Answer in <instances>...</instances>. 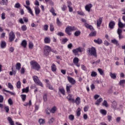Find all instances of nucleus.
Listing matches in <instances>:
<instances>
[{
  "label": "nucleus",
  "instance_id": "1",
  "mask_svg": "<svg viewBox=\"0 0 125 125\" xmlns=\"http://www.w3.org/2000/svg\"><path fill=\"white\" fill-rule=\"evenodd\" d=\"M87 51L90 56H94L95 58L97 57V53L96 52L95 47H92L91 48H89L87 49Z\"/></svg>",
  "mask_w": 125,
  "mask_h": 125
},
{
  "label": "nucleus",
  "instance_id": "2",
  "mask_svg": "<svg viewBox=\"0 0 125 125\" xmlns=\"http://www.w3.org/2000/svg\"><path fill=\"white\" fill-rule=\"evenodd\" d=\"M30 64L32 66V69L33 70H36V71H39L41 69V66L38 62L35 61H32L30 62Z\"/></svg>",
  "mask_w": 125,
  "mask_h": 125
},
{
  "label": "nucleus",
  "instance_id": "3",
  "mask_svg": "<svg viewBox=\"0 0 125 125\" xmlns=\"http://www.w3.org/2000/svg\"><path fill=\"white\" fill-rule=\"evenodd\" d=\"M77 28L75 27V26H67L65 30V33L68 35V36H71L72 35V33L71 32H73L74 31H76Z\"/></svg>",
  "mask_w": 125,
  "mask_h": 125
},
{
  "label": "nucleus",
  "instance_id": "4",
  "mask_svg": "<svg viewBox=\"0 0 125 125\" xmlns=\"http://www.w3.org/2000/svg\"><path fill=\"white\" fill-rule=\"evenodd\" d=\"M51 51V47L48 45H45L43 48V53L45 56H48L49 52Z\"/></svg>",
  "mask_w": 125,
  "mask_h": 125
},
{
  "label": "nucleus",
  "instance_id": "5",
  "mask_svg": "<svg viewBox=\"0 0 125 125\" xmlns=\"http://www.w3.org/2000/svg\"><path fill=\"white\" fill-rule=\"evenodd\" d=\"M33 79L34 83H35L36 84H37V85H40V86H42V87L43 86V85H42V82H41V81H40V79H39V77H38V76H34L33 77Z\"/></svg>",
  "mask_w": 125,
  "mask_h": 125
},
{
  "label": "nucleus",
  "instance_id": "6",
  "mask_svg": "<svg viewBox=\"0 0 125 125\" xmlns=\"http://www.w3.org/2000/svg\"><path fill=\"white\" fill-rule=\"evenodd\" d=\"M83 48L82 47H79L76 49H74L72 50L73 53H74V55L77 56L78 55V53L79 52H83Z\"/></svg>",
  "mask_w": 125,
  "mask_h": 125
},
{
  "label": "nucleus",
  "instance_id": "7",
  "mask_svg": "<svg viewBox=\"0 0 125 125\" xmlns=\"http://www.w3.org/2000/svg\"><path fill=\"white\" fill-rule=\"evenodd\" d=\"M14 39H15V34L13 31H11L9 34V40L10 42H12L13 41H14Z\"/></svg>",
  "mask_w": 125,
  "mask_h": 125
},
{
  "label": "nucleus",
  "instance_id": "8",
  "mask_svg": "<svg viewBox=\"0 0 125 125\" xmlns=\"http://www.w3.org/2000/svg\"><path fill=\"white\" fill-rule=\"evenodd\" d=\"M116 25V22L113 21H111L108 24V27L110 30H113L115 28V25Z\"/></svg>",
  "mask_w": 125,
  "mask_h": 125
},
{
  "label": "nucleus",
  "instance_id": "9",
  "mask_svg": "<svg viewBox=\"0 0 125 125\" xmlns=\"http://www.w3.org/2000/svg\"><path fill=\"white\" fill-rule=\"evenodd\" d=\"M79 58H78L77 57H75L73 59V62L74 64H75V65H76V66H77V67H80V64H79Z\"/></svg>",
  "mask_w": 125,
  "mask_h": 125
},
{
  "label": "nucleus",
  "instance_id": "10",
  "mask_svg": "<svg viewBox=\"0 0 125 125\" xmlns=\"http://www.w3.org/2000/svg\"><path fill=\"white\" fill-rule=\"evenodd\" d=\"M67 80L71 84H75L76 83V80L70 76L67 77Z\"/></svg>",
  "mask_w": 125,
  "mask_h": 125
},
{
  "label": "nucleus",
  "instance_id": "11",
  "mask_svg": "<svg viewBox=\"0 0 125 125\" xmlns=\"http://www.w3.org/2000/svg\"><path fill=\"white\" fill-rule=\"evenodd\" d=\"M91 7H92V4H89L85 6V9L86 11H87L88 12H90V9H91Z\"/></svg>",
  "mask_w": 125,
  "mask_h": 125
},
{
  "label": "nucleus",
  "instance_id": "12",
  "mask_svg": "<svg viewBox=\"0 0 125 125\" xmlns=\"http://www.w3.org/2000/svg\"><path fill=\"white\" fill-rule=\"evenodd\" d=\"M71 87H72V85H71L70 84H66V92L68 94L71 93V89H70Z\"/></svg>",
  "mask_w": 125,
  "mask_h": 125
},
{
  "label": "nucleus",
  "instance_id": "13",
  "mask_svg": "<svg viewBox=\"0 0 125 125\" xmlns=\"http://www.w3.org/2000/svg\"><path fill=\"white\" fill-rule=\"evenodd\" d=\"M111 103L112 108L114 110H116V109H117V105H118L117 102L114 101L113 102H111Z\"/></svg>",
  "mask_w": 125,
  "mask_h": 125
},
{
  "label": "nucleus",
  "instance_id": "14",
  "mask_svg": "<svg viewBox=\"0 0 125 125\" xmlns=\"http://www.w3.org/2000/svg\"><path fill=\"white\" fill-rule=\"evenodd\" d=\"M102 21H103V18H100L97 21V27H100L101 24H102Z\"/></svg>",
  "mask_w": 125,
  "mask_h": 125
},
{
  "label": "nucleus",
  "instance_id": "15",
  "mask_svg": "<svg viewBox=\"0 0 125 125\" xmlns=\"http://www.w3.org/2000/svg\"><path fill=\"white\" fill-rule=\"evenodd\" d=\"M84 26L87 29H89L91 31H93L94 30V28H93V27L92 25L88 24V23L86 22L84 23Z\"/></svg>",
  "mask_w": 125,
  "mask_h": 125
},
{
  "label": "nucleus",
  "instance_id": "16",
  "mask_svg": "<svg viewBox=\"0 0 125 125\" xmlns=\"http://www.w3.org/2000/svg\"><path fill=\"white\" fill-rule=\"evenodd\" d=\"M66 98L69 101H72L73 103H75V99L72 97L71 94H68V96L66 97Z\"/></svg>",
  "mask_w": 125,
  "mask_h": 125
},
{
  "label": "nucleus",
  "instance_id": "17",
  "mask_svg": "<svg viewBox=\"0 0 125 125\" xmlns=\"http://www.w3.org/2000/svg\"><path fill=\"white\" fill-rule=\"evenodd\" d=\"M24 6L28 11V13H30V14L32 15V16H34V14L33 13V11L31 9V7H30L29 6H26V5H24Z\"/></svg>",
  "mask_w": 125,
  "mask_h": 125
},
{
  "label": "nucleus",
  "instance_id": "18",
  "mask_svg": "<svg viewBox=\"0 0 125 125\" xmlns=\"http://www.w3.org/2000/svg\"><path fill=\"white\" fill-rule=\"evenodd\" d=\"M94 42L97 44H101L103 42L102 40L100 38H98L97 40H94Z\"/></svg>",
  "mask_w": 125,
  "mask_h": 125
},
{
  "label": "nucleus",
  "instance_id": "19",
  "mask_svg": "<svg viewBox=\"0 0 125 125\" xmlns=\"http://www.w3.org/2000/svg\"><path fill=\"white\" fill-rule=\"evenodd\" d=\"M7 119L10 125H14V122L12 120V118H11V117H8Z\"/></svg>",
  "mask_w": 125,
  "mask_h": 125
},
{
  "label": "nucleus",
  "instance_id": "20",
  "mask_svg": "<svg viewBox=\"0 0 125 125\" xmlns=\"http://www.w3.org/2000/svg\"><path fill=\"white\" fill-rule=\"evenodd\" d=\"M35 11L36 15H39L40 13H41V10L39 8V7H36L34 8Z\"/></svg>",
  "mask_w": 125,
  "mask_h": 125
},
{
  "label": "nucleus",
  "instance_id": "21",
  "mask_svg": "<svg viewBox=\"0 0 125 125\" xmlns=\"http://www.w3.org/2000/svg\"><path fill=\"white\" fill-rule=\"evenodd\" d=\"M112 43H113L114 44H116L117 46H119L120 44L119 43V42L117 41L116 39H113L111 40Z\"/></svg>",
  "mask_w": 125,
  "mask_h": 125
},
{
  "label": "nucleus",
  "instance_id": "22",
  "mask_svg": "<svg viewBox=\"0 0 125 125\" xmlns=\"http://www.w3.org/2000/svg\"><path fill=\"white\" fill-rule=\"evenodd\" d=\"M45 43H50L51 39L49 37H45L44 40Z\"/></svg>",
  "mask_w": 125,
  "mask_h": 125
},
{
  "label": "nucleus",
  "instance_id": "23",
  "mask_svg": "<svg viewBox=\"0 0 125 125\" xmlns=\"http://www.w3.org/2000/svg\"><path fill=\"white\" fill-rule=\"evenodd\" d=\"M21 68V63L20 62H17L16 64V70H18V71H20V69Z\"/></svg>",
  "mask_w": 125,
  "mask_h": 125
},
{
  "label": "nucleus",
  "instance_id": "24",
  "mask_svg": "<svg viewBox=\"0 0 125 125\" xmlns=\"http://www.w3.org/2000/svg\"><path fill=\"white\" fill-rule=\"evenodd\" d=\"M74 103H76L77 105H80L81 104V98L80 97H77L76 99V100H75Z\"/></svg>",
  "mask_w": 125,
  "mask_h": 125
},
{
  "label": "nucleus",
  "instance_id": "25",
  "mask_svg": "<svg viewBox=\"0 0 125 125\" xmlns=\"http://www.w3.org/2000/svg\"><path fill=\"white\" fill-rule=\"evenodd\" d=\"M102 101H103V99L100 98L99 99H98L97 100V101L95 103V104L99 106V105H100V103H101Z\"/></svg>",
  "mask_w": 125,
  "mask_h": 125
},
{
  "label": "nucleus",
  "instance_id": "26",
  "mask_svg": "<svg viewBox=\"0 0 125 125\" xmlns=\"http://www.w3.org/2000/svg\"><path fill=\"white\" fill-rule=\"evenodd\" d=\"M81 111H82L81 108L78 107L76 111L77 117H80L81 116Z\"/></svg>",
  "mask_w": 125,
  "mask_h": 125
},
{
  "label": "nucleus",
  "instance_id": "27",
  "mask_svg": "<svg viewBox=\"0 0 125 125\" xmlns=\"http://www.w3.org/2000/svg\"><path fill=\"white\" fill-rule=\"evenodd\" d=\"M57 110V107L54 106L51 108V109L50 110V112H51V113H52V114H54V113L56 112Z\"/></svg>",
  "mask_w": 125,
  "mask_h": 125
},
{
  "label": "nucleus",
  "instance_id": "28",
  "mask_svg": "<svg viewBox=\"0 0 125 125\" xmlns=\"http://www.w3.org/2000/svg\"><path fill=\"white\" fill-rule=\"evenodd\" d=\"M51 70L52 72H56L57 68H56V65L54 63H53L51 66Z\"/></svg>",
  "mask_w": 125,
  "mask_h": 125
},
{
  "label": "nucleus",
  "instance_id": "29",
  "mask_svg": "<svg viewBox=\"0 0 125 125\" xmlns=\"http://www.w3.org/2000/svg\"><path fill=\"white\" fill-rule=\"evenodd\" d=\"M39 123L40 125H44L45 124V120L42 119H40L39 120Z\"/></svg>",
  "mask_w": 125,
  "mask_h": 125
},
{
  "label": "nucleus",
  "instance_id": "30",
  "mask_svg": "<svg viewBox=\"0 0 125 125\" xmlns=\"http://www.w3.org/2000/svg\"><path fill=\"white\" fill-rule=\"evenodd\" d=\"M21 45L25 48L27 46V41L26 40H23L21 42Z\"/></svg>",
  "mask_w": 125,
  "mask_h": 125
},
{
  "label": "nucleus",
  "instance_id": "31",
  "mask_svg": "<svg viewBox=\"0 0 125 125\" xmlns=\"http://www.w3.org/2000/svg\"><path fill=\"white\" fill-rule=\"evenodd\" d=\"M6 46V42L4 41H2L0 43V47L2 48H4Z\"/></svg>",
  "mask_w": 125,
  "mask_h": 125
},
{
  "label": "nucleus",
  "instance_id": "32",
  "mask_svg": "<svg viewBox=\"0 0 125 125\" xmlns=\"http://www.w3.org/2000/svg\"><path fill=\"white\" fill-rule=\"evenodd\" d=\"M110 77L111 79H113V80H116L117 79V74H116V73H110Z\"/></svg>",
  "mask_w": 125,
  "mask_h": 125
},
{
  "label": "nucleus",
  "instance_id": "33",
  "mask_svg": "<svg viewBox=\"0 0 125 125\" xmlns=\"http://www.w3.org/2000/svg\"><path fill=\"white\" fill-rule=\"evenodd\" d=\"M50 12H51L54 16H56L57 14L55 13V10H54V8L52 7L50 9Z\"/></svg>",
  "mask_w": 125,
  "mask_h": 125
},
{
  "label": "nucleus",
  "instance_id": "34",
  "mask_svg": "<svg viewBox=\"0 0 125 125\" xmlns=\"http://www.w3.org/2000/svg\"><path fill=\"white\" fill-rule=\"evenodd\" d=\"M100 113L102 115H104V116H106V115H107V111L105 109H101L100 110Z\"/></svg>",
  "mask_w": 125,
  "mask_h": 125
},
{
  "label": "nucleus",
  "instance_id": "35",
  "mask_svg": "<svg viewBox=\"0 0 125 125\" xmlns=\"http://www.w3.org/2000/svg\"><path fill=\"white\" fill-rule=\"evenodd\" d=\"M118 26L119 28H124V23L121 21V19H119Z\"/></svg>",
  "mask_w": 125,
  "mask_h": 125
},
{
  "label": "nucleus",
  "instance_id": "36",
  "mask_svg": "<svg viewBox=\"0 0 125 125\" xmlns=\"http://www.w3.org/2000/svg\"><path fill=\"white\" fill-rule=\"evenodd\" d=\"M28 93V92H29V87H26L25 88H23L22 90V93Z\"/></svg>",
  "mask_w": 125,
  "mask_h": 125
},
{
  "label": "nucleus",
  "instance_id": "37",
  "mask_svg": "<svg viewBox=\"0 0 125 125\" xmlns=\"http://www.w3.org/2000/svg\"><path fill=\"white\" fill-rule=\"evenodd\" d=\"M21 97L23 102H25V101L26 100V98H27V96L25 94L21 95Z\"/></svg>",
  "mask_w": 125,
  "mask_h": 125
},
{
  "label": "nucleus",
  "instance_id": "38",
  "mask_svg": "<svg viewBox=\"0 0 125 125\" xmlns=\"http://www.w3.org/2000/svg\"><path fill=\"white\" fill-rule=\"evenodd\" d=\"M103 106H104V107H106L107 108L108 107V103L107 102V101L104 100V102L102 103Z\"/></svg>",
  "mask_w": 125,
  "mask_h": 125
},
{
  "label": "nucleus",
  "instance_id": "39",
  "mask_svg": "<svg viewBox=\"0 0 125 125\" xmlns=\"http://www.w3.org/2000/svg\"><path fill=\"white\" fill-rule=\"evenodd\" d=\"M59 91L61 92V93H62V95H65V89L64 88H60Z\"/></svg>",
  "mask_w": 125,
  "mask_h": 125
},
{
  "label": "nucleus",
  "instance_id": "40",
  "mask_svg": "<svg viewBox=\"0 0 125 125\" xmlns=\"http://www.w3.org/2000/svg\"><path fill=\"white\" fill-rule=\"evenodd\" d=\"M98 71L99 73L100 74V75H101L102 76H103V75H104V71H103V70H102V69L98 68Z\"/></svg>",
  "mask_w": 125,
  "mask_h": 125
},
{
  "label": "nucleus",
  "instance_id": "41",
  "mask_svg": "<svg viewBox=\"0 0 125 125\" xmlns=\"http://www.w3.org/2000/svg\"><path fill=\"white\" fill-rule=\"evenodd\" d=\"M68 40L67 38H64L63 39H62V44H65V43H66V42H68Z\"/></svg>",
  "mask_w": 125,
  "mask_h": 125
},
{
  "label": "nucleus",
  "instance_id": "42",
  "mask_svg": "<svg viewBox=\"0 0 125 125\" xmlns=\"http://www.w3.org/2000/svg\"><path fill=\"white\" fill-rule=\"evenodd\" d=\"M2 91H5V92H8V93H10L11 94V95H15V94L12 92H11L10 91H8L7 90H5V89H3Z\"/></svg>",
  "mask_w": 125,
  "mask_h": 125
},
{
  "label": "nucleus",
  "instance_id": "43",
  "mask_svg": "<svg viewBox=\"0 0 125 125\" xmlns=\"http://www.w3.org/2000/svg\"><path fill=\"white\" fill-rule=\"evenodd\" d=\"M123 33V30H122V29L118 28L117 29V34L118 35H122V34Z\"/></svg>",
  "mask_w": 125,
  "mask_h": 125
},
{
  "label": "nucleus",
  "instance_id": "44",
  "mask_svg": "<svg viewBox=\"0 0 125 125\" xmlns=\"http://www.w3.org/2000/svg\"><path fill=\"white\" fill-rule=\"evenodd\" d=\"M68 119L70 121H73V120L75 119V116H74V115H73L72 114L69 115V116H68Z\"/></svg>",
  "mask_w": 125,
  "mask_h": 125
},
{
  "label": "nucleus",
  "instance_id": "45",
  "mask_svg": "<svg viewBox=\"0 0 125 125\" xmlns=\"http://www.w3.org/2000/svg\"><path fill=\"white\" fill-rule=\"evenodd\" d=\"M43 99L44 102H46V101H47V95L46 94H44L43 96Z\"/></svg>",
  "mask_w": 125,
  "mask_h": 125
},
{
  "label": "nucleus",
  "instance_id": "46",
  "mask_svg": "<svg viewBox=\"0 0 125 125\" xmlns=\"http://www.w3.org/2000/svg\"><path fill=\"white\" fill-rule=\"evenodd\" d=\"M80 35H81V32L80 31H77L74 33V35L76 37H79V36H80Z\"/></svg>",
  "mask_w": 125,
  "mask_h": 125
},
{
  "label": "nucleus",
  "instance_id": "47",
  "mask_svg": "<svg viewBox=\"0 0 125 125\" xmlns=\"http://www.w3.org/2000/svg\"><path fill=\"white\" fill-rule=\"evenodd\" d=\"M14 7L15 8H20V7H21V4L19 3H17L15 4Z\"/></svg>",
  "mask_w": 125,
  "mask_h": 125
},
{
  "label": "nucleus",
  "instance_id": "48",
  "mask_svg": "<svg viewBox=\"0 0 125 125\" xmlns=\"http://www.w3.org/2000/svg\"><path fill=\"white\" fill-rule=\"evenodd\" d=\"M57 24L58 26H61V25H62V23L60 21L59 18L57 19Z\"/></svg>",
  "mask_w": 125,
  "mask_h": 125
},
{
  "label": "nucleus",
  "instance_id": "49",
  "mask_svg": "<svg viewBox=\"0 0 125 125\" xmlns=\"http://www.w3.org/2000/svg\"><path fill=\"white\" fill-rule=\"evenodd\" d=\"M8 1L7 0H2L1 3H2L3 5H6Z\"/></svg>",
  "mask_w": 125,
  "mask_h": 125
},
{
  "label": "nucleus",
  "instance_id": "50",
  "mask_svg": "<svg viewBox=\"0 0 125 125\" xmlns=\"http://www.w3.org/2000/svg\"><path fill=\"white\" fill-rule=\"evenodd\" d=\"M28 45L29 48H30V49H32V48H33V47L34 46V44H33V42H29Z\"/></svg>",
  "mask_w": 125,
  "mask_h": 125
},
{
  "label": "nucleus",
  "instance_id": "51",
  "mask_svg": "<svg viewBox=\"0 0 125 125\" xmlns=\"http://www.w3.org/2000/svg\"><path fill=\"white\" fill-rule=\"evenodd\" d=\"M4 109L6 113H8V112H9V106H4Z\"/></svg>",
  "mask_w": 125,
  "mask_h": 125
},
{
  "label": "nucleus",
  "instance_id": "52",
  "mask_svg": "<svg viewBox=\"0 0 125 125\" xmlns=\"http://www.w3.org/2000/svg\"><path fill=\"white\" fill-rule=\"evenodd\" d=\"M50 30L51 32H53L54 31V27L53 26V24H50Z\"/></svg>",
  "mask_w": 125,
  "mask_h": 125
},
{
  "label": "nucleus",
  "instance_id": "53",
  "mask_svg": "<svg viewBox=\"0 0 125 125\" xmlns=\"http://www.w3.org/2000/svg\"><path fill=\"white\" fill-rule=\"evenodd\" d=\"M21 29L22 31H25L27 30V26L25 25H22Z\"/></svg>",
  "mask_w": 125,
  "mask_h": 125
},
{
  "label": "nucleus",
  "instance_id": "54",
  "mask_svg": "<svg viewBox=\"0 0 125 125\" xmlns=\"http://www.w3.org/2000/svg\"><path fill=\"white\" fill-rule=\"evenodd\" d=\"M17 88H20V87H21V82L20 81L17 82Z\"/></svg>",
  "mask_w": 125,
  "mask_h": 125
},
{
  "label": "nucleus",
  "instance_id": "55",
  "mask_svg": "<svg viewBox=\"0 0 125 125\" xmlns=\"http://www.w3.org/2000/svg\"><path fill=\"white\" fill-rule=\"evenodd\" d=\"M89 36H90L91 37H95V36H96V32L94 31L91 32L89 34Z\"/></svg>",
  "mask_w": 125,
  "mask_h": 125
},
{
  "label": "nucleus",
  "instance_id": "56",
  "mask_svg": "<svg viewBox=\"0 0 125 125\" xmlns=\"http://www.w3.org/2000/svg\"><path fill=\"white\" fill-rule=\"evenodd\" d=\"M91 77H96L97 76V73L95 71H92L91 74Z\"/></svg>",
  "mask_w": 125,
  "mask_h": 125
},
{
  "label": "nucleus",
  "instance_id": "57",
  "mask_svg": "<svg viewBox=\"0 0 125 125\" xmlns=\"http://www.w3.org/2000/svg\"><path fill=\"white\" fill-rule=\"evenodd\" d=\"M8 103L9 105H12V104H13V102H12V99H11V98L8 100Z\"/></svg>",
  "mask_w": 125,
  "mask_h": 125
},
{
  "label": "nucleus",
  "instance_id": "58",
  "mask_svg": "<svg viewBox=\"0 0 125 125\" xmlns=\"http://www.w3.org/2000/svg\"><path fill=\"white\" fill-rule=\"evenodd\" d=\"M124 83H125V80H121L119 82L120 85H123Z\"/></svg>",
  "mask_w": 125,
  "mask_h": 125
},
{
  "label": "nucleus",
  "instance_id": "59",
  "mask_svg": "<svg viewBox=\"0 0 125 125\" xmlns=\"http://www.w3.org/2000/svg\"><path fill=\"white\" fill-rule=\"evenodd\" d=\"M43 30L44 31H47V30H48V25L47 24H45L44 25V27H43Z\"/></svg>",
  "mask_w": 125,
  "mask_h": 125
},
{
  "label": "nucleus",
  "instance_id": "60",
  "mask_svg": "<svg viewBox=\"0 0 125 125\" xmlns=\"http://www.w3.org/2000/svg\"><path fill=\"white\" fill-rule=\"evenodd\" d=\"M58 36H59L60 37H63L64 36H65V34H64V33H63L62 32H59L58 33Z\"/></svg>",
  "mask_w": 125,
  "mask_h": 125
},
{
  "label": "nucleus",
  "instance_id": "61",
  "mask_svg": "<svg viewBox=\"0 0 125 125\" xmlns=\"http://www.w3.org/2000/svg\"><path fill=\"white\" fill-rule=\"evenodd\" d=\"M8 87H9V88H10V89H13V85H12V84H11V83H8Z\"/></svg>",
  "mask_w": 125,
  "mask_h": 125
},
{
  "label": "nucleus",
  "instance_id": "62",
  "mask_svg": "<svg viewBox=\"0 0 125 125\" xmlns=\"http://www.w3.org/2000/svg\"><path fill=\"white\" fill-rule=\"evenodd\" d=\"M66 9H67V6H66V5H63L62 7V11H65Z\"/></svg>",
  "mask_w": 125,
  "mask_h": 125
},
{
  "label": "nucleus",
  "instance_id": "63",
  "mask_svg": "<svg viewBox=\"0 0 125 125\" xmlns=\"http://www.w3.org/2000/svg\"><path fill=\"white\" fill-rule=\"evenodd\" d=\"M78 14H79V15H82V16H84V13L82 11H78L77 12Z\"/></svg>",
  "mask_w": 125,
  "mask_h": 125
},
{
  "label": "nucleus",
  "instance_id": "64",
  "mask_svg": "<svg viewBox=\"0 0 125 125\" xmlns=\"http://www.w3.org/2000/svg\"><path fill=\"white\" fill-rule=\"evenodd\" d=\"M53 122H54V118H51L48 121L49 124H53Z\"/></svg>",
  "mask_w": 125,
  "mask_h": 125
}]
</instances>
